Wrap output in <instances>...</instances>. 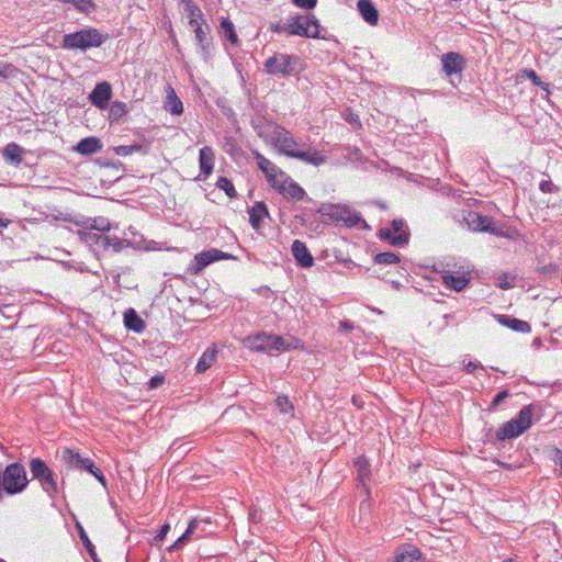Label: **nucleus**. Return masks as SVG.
Returning <instances> with one entry per match:
<instances>
[{
    "instance_id": "nucleus-1",
    "label": "nucleus",
    "mask_w": 562,
    "mask_h": 562,
    "mask_svg": "<svg viewBox=\"0 0 562 562\" xmlns=\"http://www.w3.org/2000/svg\"><path fill=\"white\" fill-rule=\"evenodd\" d=\"M252 126L259 137L272 144L279 153L288 157H292L299 147V143L290 132L273 122L266 121L265 117L254 119Z\"/></svg>"
},
{
    "instance_id": "nucleus-2",
    "label": "nucleus",
    "mask_w": 562,
    "mask_h": 562,
    "mask_svg": "<svg viewBox=\"0 0 562 562\" xmlns=\"http://www.w3.org/2000/svg\"><path fill=\"white\" fill-rule=\"evenodd\" d=\"M296 342L297 340L291 336L282 337L267 333H260L245 339V344L248 348L270 355L297 348Z\"/></svg>"
},
{
    "instance_id": "nucleus-3",
    "label": "nucleus",
    "mask_w": 562,
    "mask_h": 562,
    "mask_svg": "<svg viewBox=\"0 0 562 562\" xmlns=\"http://www.w3.org/2000/svg\"><path fill=\"white\" fill-rule=\"evenodd\" d=\"M266 71L278 77L299 75L304 69L303 60L295 55L276 53L265 61Z\"/></svg>"
},
{
    "instance_id": "nucleus-4",
    "label": "nucleus",
    "mask_w": 562,
    "mask_h": 562,
    "mask_svg": "<svg viewBox=\"0 0 562 562\" xmlns=\"http://www.w3.org/2000/svg\"><path fill=\"white\" fill-rule=\"evenodd\" d=\"M108 37V34L101 33L98 29L89 27L64 35L63 47L65 49L87 50L92 47H100Z\"/></svg>"
},
{
    "instance_id": "nucleus-5",
    "label": "nucleus",
    "mask_w": 562,
    "mask_h": 562,
    "mask_svg": "<svg viewBox=\"0 0 562 562\" xmlns=\"http://www.w3.org/2000/svg\"><path fill=\"white\" fill-rule=\"evenodd\" d=\"M29 484L24 467L14 462L4 470L1 469V488L2 494L14 495L23 492Z\"/></svg>"
},
{
    "instance_id": "nucleus-6",
    "label": "nucleus",
    "mask_w": 562,
    "mask_h": 562,
    "mask_svg": "<svg viewBox=\"0 0 562 562\" xmlns=\"http://www.w3.org/2000/svg\"><path fill=\"white\" fill-rule=\"evenodd\" d=\"M318 213L325 220L334 223H342L347 227H356L364 223L361 215L349 207L341 204H323L318 209Z\"/></svg>"
},
{
    "instance_id": "nucleus-7",
    "label": "nucleus",
    "mask_w": 562,
    "mask_h": 562,
    "mask_svg": "<svg viewBox=\"0 0 562 562\" xmlns=\"http://www.w3.org/2000/svg\"><path fill=\"white\" fill-rule=\"evenodd\" d=\"M319 21L315 15H294L291 16L282 29L290 35H297L302 37L319 38Z\"/></svg>"
},
{
    "instance_id": "nucleus-8",
    "label": "nucleus",
    "mask_w": 562,
    "mask_h": 562,
    "mask_svg": "<svg viewBox=\"0 0 562 562\" xmlns=\"http://www.w3.org/2000/svg\"><path fill=\"white\" fill-rule=\"evenodd\" d=\"M532 411L530 406L520 409L516 418L505 423L496 430V437L499 440L518 437L531 426Z\"/></svg>"
},
{
    "instance_id": "nucleus-9",
    "label": "nucleus",
    "mask_w": 562,
    "mask_h": 562,
    "mask_svg": "<svg viewBox=\"0 0 562 562\" xmlns=\"http://www.w3.org/2000/svg\"><path fill=\"white\" fill-rule=\"evenodd\" d=\"M30 470L33 479L37 480L43 490L49 495L54 496L57 493V483L54 480L52 470L41 459H32L30 462Z\"/></svg>"
},
{
    "instance_id": "nucleus-10",
    "label": "nucleus",
    "mask_w": 562,
    "mask_h": 562,
    "mask_svg": "<svg viewBox=\"0 0 562 562\" xmlns=\"http://www.w3.org/2000/svg\"><path fill=\"white\" fill-rule=\"evenodd\" d=\"M235 257L228 252L212 248L196 254L190 265L191 274H200L207 266L218 260H229Z\"/></svg>"
},
{
    "instance_id": "nucleus-11",
    "label": "nucleus",
    "mask_w": 562,
    "mask_h": 562,
    "mask_svg": "<svg viewBox=\"0 0 562 562\" xmlns=\"http://www.w3.org/2000/svg\"><path fill=\"white\" fill-rule=\"evenodd\" d=\"M254 155L258 168L265 173L267 181L271 184L272 188L279 184L280 180L285 179V172L268 158H266L262 154L255 151Z\"/></svg>"
},
{
    "instance_id": "nucleus-12",
    "label": "nucleus",
    "mask_w": 562,
    "mask_h": 562,
    "mask_svg": "<svg viewBox=\"0 0 562 562\" xmlns=\"http://www.w3.org/2000/svg\"><path fill=\"white\" fill-rule=\"evenodd\" d=\"M463 221L471 231L497 234L492 225L493 221L488 216L476 212H467V214L463 215Z\"/></svg>"
},
{
    "instance_id": "nucleus-13",
    "label": "nucleus",
    "mask_w": 562,
    "mask_h": 562,
    "mask_svg": "<svg viewBox=\"0 0 562 562\" xmlns=\"http://www.w3.org/2000/svg\"><path fill=\"white\" fill-rule=\"evenodd\" d=\"M273 189H276L285 198L295 201L303 200L306 194L304 189L294 180H292L286 173L285 179L280 180L279 184H277Z\"/></svg>"
},
{
    "instance_id": "nucleus-14",
    "label": "nucleus",
    "mask_w": 562,
    "mask_h": 562,
    "mask_svg": "<svg viewBox=\"0 0 562 562\" xmlns=\"http://www.w3.org/2000/svg\"><path fill=\"white\" fill-rule=\"evenodd\" d=\"M112 97L111 85L106 81L97 83L94 89L89 95L90 102L97 108L104 110L108 108L109 101Z\"/></svg>"
},
{
    "instance_id": "nucleus-15",
    "label": "nucleus",
    "mask_w": 562,
    "mask_h": 562,
    "mask_svg": "<svg viewBox=\"0 0 562 562\" xmlns=\"http://www.w3.org/2000/svg\"><path fill=\"white\" fill-rule=\"evenodd\" d=\"M442 70L447 76L461 74L465 67V59L458 53L449 52L441 56Z\"/></svg>"
},
{
    "instance_id": "nucleus-16",
    "label": "nucleus",
    "mask_w": 562,
    "mask_h": 562,
    "mask_svg": "<svg viewBox=\"0 0 562 562\" xmlns=\"http://www.w3.org/2000/svg\"><path fill=\"white\" fill-rule=\"evenodd\" d=\"M203 524L202 520L199 519H192L187 528V530L183 532L181 537L177 539V541L169 548V551H173L176 549L181 548L186 543H188L192 539H199L203 536L204 529L200 528Z\"/></svg>"
},
{
    "instance_id": "nucleus-17",
    "label": "nucleus",
    "mask_w": 562,
    "mask_h": 562,
    "mask_svg": "<svg viewBox=\"0 0 562 562\" xmlns=\"http://www.w3.org/2000/svg\"><path fill=\"white\" fill-rule=\"evenodd\" d=\"M80 239L87 244L89 247H92L94 251H104L106 240V235L94 232L91 228L79 231Z\"/></svg>"
},
{
    "instance_id": "nucleus-18",
    "label": "nucleus",
    "mask_w": 562,
    "mask_h": 562,
    "mask_svg": "<svg viewBox=\"0 0 562 562\" xmlns=\"http://www.w3.org/2000/svg\"><path fill=\"white\" fill-rule=\"evenodd\" d=\"M291 251L301 267L310 268L314 265V258L303 241L295 239L292 243Z\"/></svg>"
},
{
    "instance_id": "nucleus-19",
    "label": "nucleus",
    "mask_w": 562,
    "mask_h": 562,
    "mask_svg": "<svg viewBox=\"0 0 562 562\" xmlns=\"http://www.w3.org/2000/svg\"><path fill=\"white\" fill-rule=\"evenodd\" d=\"M214 159H215V154L211 147L204 146L200 149L199 164H200L201 176H203L202 180H205L212 173L213 168H214Z\"/></svg>"
},
{
    "instance_id": "nucleus-20",
    "label": "nucleus",
    "mask_w": 562,
    "mask_h": 562,
    "mask_svg": "<svg viewBox=\"0 0 562 562\" xmlns=\"http://www.w3.org/2000/svg\"><path fill=\"white\" fill-rule=\"evenodd\" d=\"M102 146V142L98 137L90 136L79 140L74 150L82 156H89L99 153Z\"/></svg>"
},
{
    "instance_id": "nucleus-21",
    "label": "nucleus",
    "mask_w": 562,
    "mask_h": 562,
    "mask_svg": "<svg viewBox=\"0 0 562 562\" xmlns=\"http://www.w3.org/2000/svg\"><path fill=\"white\" fill-rule=\"evenodd\" d=\"M292 158L300 159L313 166H321L326 162V158L319 151L312 148L304 150L297 147Z\"/></svg>"
},
{
    "instance_id": "nucleus-22",
    "label": "nucleus",
    "mask_w": 562,
    "mask_h": 562,
    "mask_svg": "<svg viewBox=\"0 0 562 562\" xmlns=\"http://www.w3.org/2000/svg\"><path fill=\"white\" fill-rule=\"evenodd\" d=\"M355 467L357 471V481L359 485H361L366 490L367 495H369V490L367 488V482L370 480L371 476L369 461L364 457H359L355 461Z\"/></svg>"
},
{
    "instance_id": "nucleus-23",
    "label": "nucleus",
    "mask_w": 562,
    "mask_h": 562,
    "mask_svg": "<svg viewBox=\"0 0 562 562\" xmlns=\"http://www.w3.org/2000/svg\"><path fill=\"white\" fill-rule=\"evenodd\" d=\"M357 7L367 23L370 25L378 24L379 13L371 0H359Z\"/></svg>"
},
{
    "instance_id": "nucleus-24",
    "label": "nucleus",
    "mask_w": 562,
    "mask_h": 562,
    "mask_svg": "<svg viewBox=\"0 0 562 562\" xmlns=\"http://www.w3.org/2000/svg\"><path fill=\"white\" fill-rule=\"evenodd\" d=\"M165 109L172 115H180L183 112V104L171 86L167 87Z\"/></svg>"
},
{
    "instance_id": "nucleus-25",
    "label": "nucleus",
    "mask_w": 562,
    "mask_h": 562,
    "mask_svg": "<svg viewBox=\"0 0 562 562\" xmlns=\"http://www.w3.org/2000/svg\"><path fill=\"white\" fill-rule=\"evenodd\" d=\"M249 221L255 229H258L261 225L263 217L268 216V209L263 202H256L248 211Z\"/></svg>"
},
{
    "instance_id": "nucleus-26",
    "label": "nucleus",
    "mask_w": 562,
    "mask_h": 562,
    "mask_svg": "<svg viewBox=\"0 0 562 562\" xmlns=\"http://www.w3.org/2000/svg\"><path fill=\"white\" fill-rule=\"evenodd\" d=\"M24 149L15 143L8 144L2 151L3 158L7 162L19 166L22 162V154Z\"/></svg>"
},
{
    "instance_id": "nucleus-27",
    "label": "nucleus",
    "mask_w": 562,
    "mask_h": 562,
    "mask_svg": "<svg viewBox=\"0 0 562 562\" xmlns=\"http://www.w3.org/2000/svg\"><path fill=\"white\" fill-rule=\"evenodd\" d=\"M442 280L445 285L457 292L462 291L470 282V278L465 273L460 276L448 273L442 277Z\"/></svg>"
},
{
    "instance_id": "nucleus-28",
    "label": "nucleus",
    "mask_w": 562,
    "mask_h": 562,
    "mask_svg": "<svg viewBox=\"0 0 562 562\" xmlns=\"http://www.w3.org/2000/svg\"><path fill=\"white\" fill-rule=\"evenodd\" d=\"M86 459L87 458H82L79 453L70 449H64L61 451V460L68 469L82 470Z\"/></svg>"
},
{
    "instance_id": "nucleus-29",
    "label": "nucleus",
    "mask_w": 562,
    "mask_h": 562,
    "mask_svg": "<svg viewBox=\"0 0 562 562\" xmlns=\"http://www.w3.org/2000/svg\"><path fill=\"white\" fill-rule=\"evenodd\" d=\"M124 325L126 328L135 333H142L145 329V322L133 308H130L124 313Z\"/></svg>"
},
{
    "instance_id": "nucleus-30",
    "label": "nucleus",
    "mask_w": 562,
    "mask_h": 562,
    "mask_svg": "<svg viewBox=\"0 0 562 562\" xmlns=\"http://www.w3.org/2000/svg\"><path fill=\"white\" fill-rule=\"evenodd\" d=\"M217 356V349L215 347L207 348L200 357L195 370L199 373L205 372L215 362Z\"/></svg>"
},
{
    "instance_id": "nucleus-31",
    "label": "nucleus",
    "mask_w": 562,
    "mask_h": 562,
    "mask_svg": "<svg viewBox=\"0 0 562 562\" xmlns=\"http://www.w3.org/2000/svg\"><path fill=\"white\" fill-rule=\"evenodd\" d=\"M498 321L501 324L509 327L510 329H513L515 331L529 333L531 329L530 325L527 322L520 321L517 318H512L508 316H501Z\"/></svg>"
},
{
    "instance_id": "nucleus-32",
    "label": "nucleus",
    "mask_w": 562,
    "mask_h": 562,
    "mask_svg": "<svg viewBox=\"0 0 562 562\" xmlns=\"http://www.w3.org/2000/svg\"><path fill=\"white\" fill-rule=\"evenodd\" d=\"M380 237L382 239H386L393 246H403L408 243V235L406 233H400L397 235H393L390 228H382L380 231Z\"/></svg>"
},
{
    "instance_id": "nucleus-33",
    "label": "nucleus",
    "mask_w": 562,
    "mask_h": 562,
    "mask_svg": "<svg viewBox=\"0 0 562 562\" xmlns=\"http://www.w3.org/2000/svg\"><path fill=\"white\" fill-rule=\"evenodd\" d=\"M210 26L209 24L205 25H198L194 29L195 40L198 42V45L203 49H207V47L211 44V37H210Z\"/></svg>"
},
{
    "instance_id": "nucleus-34",
    "label": "nucleus",
    "mask_w": 562,
    "mask_h": 562,
    "mask_svg": "<svg viewBox=\"0 0 562 562\" xmlns=\"http://www.w3.org/2000/svg\"><path fill=\"white\" fill-rule=\"evenodd\" d=\"M220 27L223 36H225L233 45L237 44L238 37L235 32L234 24L228 19H222Z\"/></svg>"
},
{
    "instance_id": "nucleus-35",
    "label": "nucleus",
    "mask_w": 562,
    "mask_h": 562,
    "mask_svg": "<svg viewBox=\"0 0 562 562\" xmlns=\"http://www.w3.org/2000/svg\"><path fill=\"white\" fill-rule=\"evenodd\" d=\"M108 243L105 244L104 251L109 250L110 248L113 249V251L119 252L124 247H127L130 245V241L126 239H122L116 236H108L106 235Z\"/></svg>"
},
{
    "instance_id": "nucleus-36",
    "label": "nucleus",
    "mask_w": 562,
    "mask_h": 562,
    "mask_svg": "<svg viewBox=\"0 0 562 562\" xmlns=\"http://www.w3.org/2000/svg\"><path fill=\"white\" fill-rule=\"evenodd\" d=\"M394 562H420V551L412 548L408 551L397 553Z\"/></svg>"
},
{
    "instance_id": "nucleus-37",
    "label": "nucleus",
    "mask_w": 562,
    "mask_h": 562,
    "mask_svg": "<svg viewBox=\"0 0 562 562\" xmlns=\"http://www.w3.org/2000/svg\"><path fill=\"white\" fill-rule=\"evenodd\" d=\"M88 228L93 231H98L99 233H104L110 231L111 224L110 221L105 217H97L92 220H88Z\"/></svg>"
},
{
    "instance_id": "nucleus-38",
    "label": "nucleus",
    "mask_w": 562,
    "mask_h": 562,
    "mask_svg": "<svg viewBox=\"0 0 562 562\" xmlns=\"http://www.w3.org/2000/svg\"><path fill=\"white\" fill-rule=\"evenodd\" d=\"M82 470L90 472L103 486H106V479L102 471L97 468L91 459H86Z\"/></svg>"
},
{
    "instance_id": "nucleus-39",
    "label": "nucleus",
    "mask_w": 562,
    "mask_h": 562,
    "mask_svg": "<svg viewBox=\"0 0 562 562\" xmlns=\"http://www.w3.org/2000/svg\"><path fill=\"white\" fill-rule=\"evenodd\" d=\"M184 4V12L189 16V19H195L199 18L203 23V13L201 9L192 1V0H181Z\"/></svg>"
},
{
    "instance_id": "nucleus-40",
    "label": "nucleus",
    "mask_w": 562,
    "mask_h": 562,
    "mask_svg": "<svg viewBox=\"0 0 562 562\" xmlns=\"http://www.w3.org/2000/svg\"><path fill=\"white\" fill-rule=\"evenodd\" d=\"M127 113V108L124 102L114 101L109 111V115L111 120H120L122 116H124Z\"/></svg>"
},
{
    "instance_id": "nucleus-41",
    "label": "nucleus",
    "mask_w": 562,
    "mask_h": 562,
    "mask_svg": "<svg viewBox=\"0 0 562 562\" xmlns=\"http://www.w3.org/2000/svg\"><path fill=\"white\" fill-rule=\"evenodd\" d=\"M216 186L218 189L225 191V193L229 198H235L237 195V192L235 190L233 182L229 179H227L226 177H220Z\"/></svg>"
},
{
    "instance_id": "nucleus-42",
    "label": "nucleus",
    "mask_w": 562,
    "mask_h": 562,
    "mask_svg": "<svg viewBox=\"0 0 562 562\" xmlns=\"http://www.w3.org/2000/svg\"><path fill=\"white\" fill-rule=\"evenodd\" d=\"M374 261L379 265H394L400 261V258L394 252H380L374 257Z\"/></svg>"
},
{
    "instance_id": "nucleus-43",
    "label": "nucleus",
    "mask_w": 562,
    "mask_h": 562,
    "mask_svg": "<svg viewBox=\"0 0 562 562\" xmlns=\"http://www.w3.org/2000/svg\"><path fill=\"white\" fill-rule=\"evenodd\" d=\"M69 3L74 4L77 10L83 13H90L95 9L93 0H70Z\"/></svg>"
},
{
    "instance_id": "nucleus-44",
    "label": "nucleus",
    "mask_w": 562,
    "mask_h": 562,
    "mask_svg": "<svg viewBox=\"0 0 562 562\" xmlns=\"http://www.w3.org/2000/svg\"><path fill=\"white\" fill-rule=\"evenodd\" d=\"M276 405H277L278 409L280 411V413H283V414H288L293 411V406H292L291 402L289 401V397L284 396V395L278 396V398L276 400Z\"/></svg>"
},
{
    "instance_id": "nucleus-45",
    "label": "nucleus",
    "mask_w": 562,
    "mask_h": 562,
    "mask_svg": "<svg viewBox=\"0 0 562 562\" xmlns=\"http://www.w3.org/2000/svg\"><path fill=\"white\" fill-rule=\"evenodd\" d=\"M142 146L138 145V144H134V145H122V146H117L115 148V153L119 155V156H128V155H132L133 153L135 151H138L140 150Z\"/></svg>"
},
{
    "instance_id": "nucleus-46",
    "label": "nucleus",
    "mask_w": 562,
    "mask_h": 562,
    "mask_svg": "<svg viewBox=\"0 0 562 562\" xmlns=\"http://www.w3.org/2000/svg\"><path fill=\"white\" fill-rule=\"evenodd\" d=\"M539 190L543 193H553L559 190V188L549 179H543L539 183Z\"/></svg>"
},
{
    "instance_id": "nucleus-47",
    "label": "nucleus",
    "mask_w": 562,
    "mask_h": 562,
    "mask_svg": "<svg viewBox=\"0 0 562 562\" xmlns=\"http://www.w3.org/2000/svg\"><path fill=\"white\" fill-rule=\"evenodd\" d=\"M79 530H80V539L82 540V542H83L86 549L88 550V552L90 553V555L93 558L95 555L94 546L89 540V538H88L87 533L85 532L83 528L79 527Z\"/></svg>"
},
{
    "instance_id": "nucleus-48",
    "label": "nucleus",
    "mask_w": 562,
    "mask_h": 562,
    "mask_svg": "<svg viewBox=\"0 0 562 562\" xmlns=\"http://www.w3.org/2000/svg\"><path fill=\"white\" fill-rule=\"evenodd\" d=\"M293 4L302 9H313L317 4V0H292Z\"/></svg>"
},
{
    "instance_id": "nucleus-49",
    "label": "nucleus",
    "mask_w": 562,
    "mask_h": 562,
    "mask_svg": "<svg viewBox=\"0 0 562 562\" xmlns=\"http://www.w3.org/2000/svg\"><path fill=\"white\" fill-rule=\"evenodd\" d=\"M513 285H514L513 281L509 280V278L507 276L499 277L497 280V286L503 290L510 289V288H513Z\"/></svg>"
},
{
    "instance_id": "nucleus-50",
    "label": "nucleus",
    "mask_w": 562,
    "mask_h": 562,
    "mask_svg": "<svg viewBox=\"0 0 562 562\" xmlns=\"http://www.w3.org/2000/svg\"><path fill=\"white\" fill-rule=\"evenodd\" d=\"M13 72V67L9 64L0 63V78H8Z\"/></svg>"
},
{
    "instance_id": "nucleus-51",
    "label": "nucleus",
    "mask_w": 562,
    "mask_h": 562,
    "mask_svg": "<svg viewBox=\"0 0 562 562\" xmlns=\"http://www.w3.org/2000/svg\"><path fill=\"white\" fill-rule=\"evenodd\" d=\"M403 226H404L403 220H393L391 231H392V233H394V235H397L400 233H405L403 231Z\"/></svg>"
},
{
    "instance_id": "nucleus-52",
    "label": "nucleus",
    "mask_w": 562,
    "mask_h": 562,
    "mask_svg": "<svg viewBox=\"0 0 562 562\" xmlns=\"http://www.w3.org/2000/svg\"><path fill=\"white\" fill-rule=\"evenodd\" d=\"M169 530H170V525H169V524H165V525L160 528L159 532L155 536V541H157V542H158V541L164 540V539H165V537L167 536V533L169 532Z\"/></svg>"
},
{
    "instance_id": "nucleus-53",
    "label": "nucleus",
    "mask_w": 562,
    "mask_h": 562,
    "mask_svg": "<svg viewBox=\"0 0 562 562\" xmlns=\"http://www.w3.org/2000/svg\"><path fill=\"white\" fill-rule=\"evenodd\" d=\"M508 396V391L499 392L492 401V407L499 405Z\"/></svg>"
},
{
    "instance_id": "nucleus-54",
    "label": "nucleus",
    "mask_w": 562,
    "mask_h": 562,
    "mask_svg": "<svg viewBox=\"0 0 562 562\" xmlns=\"http://www.w3.org/2000/svg\"><path fill=\"white\" fill-rule=\"evenodd\" d=\"M164 383V378L160 375H155L149 380V387L156 389Z\"/></svg>"
},
{
    "instance_id": "nucleus-55",
    "label": "nucleus",
    "mask_w": 562,
    "mask_h": 562,
    "mask_svg": "<svg viewBox=\"0 0 562 562\" xmlns=\"http://www.w3.org/2000/svg\"><path fill=\"white\" fill-rule=\"evenodd\" d=\"M528 78L537 86H541L542 82L540 80V78L538 77V75L533 71V70H527L526 71Z\"/></svg>"
},
{
    "instance_id": "nucleus-56",
    "label": "nucleus",
    "mask_w": 562,
    "mask_h": 562,
    "mask_svg": "<svg viewBox=\"0 0 562 562\" xmlns=\"http://www.w3.org/2000/svg\"><path fill=\"white\" fill-rule=\"evenodd\" d=\"M552 460L557 465H560V468L562 469V450L555 449Z\"/></svg>"
},
{
    "instance_id": "nucleus-57",
    "label": "nucleus",
    "mask_w": 562,
    "mask_h": 562,
    "mask_svg": "<svg viewBox=\"0 0 562 562\" xmlns=\"http://www.w3.org/2000/svg\"><path fill=\"white\" fill-rule=\"evenodd\" d=\"M207 24L205 21L204 23L199 19H189V25L194 30L198 25H205Z\"/></svg>"
},
{
    "instance_id": "nucleus-58",
    "label": "nucleus",
    "mask_w": 562,
    "mask_h": 562,
    "mask_svg": "<svg viewBox=\"0 0 562 562\" xmlns=\"http://www.w3.org/2000/svg\"><path fill=\"white\" fill-rule=\"evenodd\" d=\"M479 363L477 362H472L470 361L467 366H465V372L467 373H472L474 372V370H476L479 368Z\"/></svg>"
},
{
    "instance_id": "nucleus-59",
    "label": "nucleus",
    "mask_w": 562,
    "mask_h": 562,
    "mask_svg": "<svg viewBox=\"0 0 562 562\" xmlns=\"http://www.w3.org/2000/svg\"><path fill=\"white\" fill-rule=\"evenodd\" d=\"M271 30L277 33L284 32L281 24L271 25Z\"/></svg>"
},
{
    "instance_id": "nucleus-60",
    "label": "nucleus",
    "mask_w": 562,
    "mask_h": 562,
    "mask_svg": "<svg viewBox=\"0 0 562 562\" xmlns=\"http://www.w3.org/2000/svg\"><path fill=\"white\" fill-rule=\"evenodd\" d=\"M9 225V221L0 217V227H7Z\"/></svg>"
},
{
    "instance_id": "nucleus-61",
    "label": "nucleus",
    "mask_w": 562,
    "mask_h": 562,
    "mask_svg": "<svg viewBox=\"0 0 562 562\" xmlns=\"http://www.w3.org/2000/svg\"><path fill=\"white\" fill-rule=\"evenodd\" d=\"M61 2L68 3L70 0H60Z\"/></svg>"
},
{
    "instance_id": "nucleus-62",
    "label": "nucleus",
    "mask_w": 562,
    "mask_h": 562,
    "mask_svg": "<svg viewBox=\"0 0 562 562\" xmlns=\"http://www.w3.org/2000/svg\"><path fill=\"white\" fill-rule=\"evenodd\" d=\"M503 562H514L513 560L508 559V560H505Z\"/></svg>"
}]
</instances>
